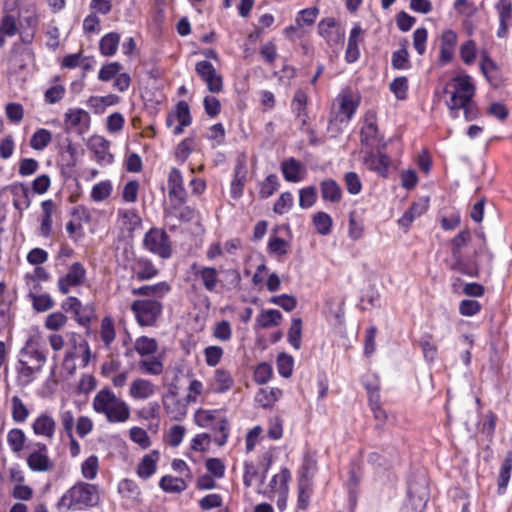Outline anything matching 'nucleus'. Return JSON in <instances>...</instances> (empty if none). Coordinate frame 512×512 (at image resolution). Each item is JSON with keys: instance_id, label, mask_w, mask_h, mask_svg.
<instances>
[{"instance_id": "1", "label": "nucleus", "mask_w": 512, "mask_h": 512, "mask_svg": "<svg viewBox=\"0 0 512 512\" xmlns=\"http://www.w3.org/2000/svg\"><path fill=\"white\" fill-rule=\"evenodd\" d=\"M101 502L98 484L77 481L67 489L55 504L57 512H82L97 507Z\"/></svg>"}, {"instance_id": "2", "label": "nucleus", "mask_w": 512, "mask_h": 512, "mask_svg": "<svg viewBox=\"0 0 512 512\" xmlns=\"http://www.w3.org/2000/svg\"><path fill=\"white\" fill-rule=\"evenodd\" d=\"M361 101L362 96L357 89L346 86L340 90L332 103L327 126V132L331 133V137H336L342 132L339 125H347L351 122L361 105Z\"/></svg>"}, {"instance_id": "3", "label": "nucleus", "mask_w": 512, "mask_h": 512, "mask_svg": "<svg viewBox=\"0 0 512 512\" xmlns=\"http://www.w3.org/2000/svg\"><path fill=\"white\" fill-rule=\"evenodd\" d=\"M92 406L96 413L105 415L109 423L126 422L131 415L129 405L118 398L109 387H104L96 393Z\"/></svg>"}, {"instance_id": "4", "label": "nucleus", "mask_w": 512, "mask_h": 512, "mask_svg": "<svg viewBox=\"0 0 512 512\" xmlns=\"http://www.w3.org/2000/svg\"><path fill=\"white\" fill-rule=\"evenodd\" d=\"M220 413L219 409L199 408L194 413V423L200 428L212 429L213 442L218 447H223L229 440L231 424L225 416L219 417Z\"/></svg>"}, {"instance_id": "5", "label": "nucleus", "mask_w": 512, "mask_h": 512, "mask_svg": "<svg viewBox=\"0 0 512 512\" xmlns=\"http://www.w3.org/2000/svg\"><path fill=\"white\" fill-rule=\"evenodd\" d=\"M309 102L310 98L307 91L303 88H298L294 92L290 107L295 120L298 122L299 130L307 135L310 145L316 146L321 141L318 138L317 131L311 124V117L308 111Z\"/></svg>"}, {"instance_id": "6", "label": "nucleus", "mask_w": 512, "mask_h": 512, "mask_svg": "<svg viewBox=\"0 0 512 512\" xmlns=\"http://www.w3.org/2000/svg\"><path fill=\"white\" fill-rule=\"evenodd\" d=\"M130 309L140 327H154L163 313V304L152 298L136 299Z\"/></svg>"}, {"instance_id": "7", "label": "nucleus", "mask_w": 512, "mask_h": 512, "mask_svg": "<svg viewBox=\"0 0 512 512\" xmlns=\"http://www.w3.org/2000/svg\"><path fill=\"white\" fill-rule=\"evenodd\" d=\"M447 87H451L450 98L446 101L448 110L456 108V106H463L468 101L474 99L476 94V85L473 78L467 73H462L454 76Z\"/></svg>"}, {"instance_id": "8", "label": "nucleus", "mask_w": 512, "mask_h": 512, "mask_svg": "<svg viewBox=\"0 0 512 512\" xmlns=\"http://www.w3.org/2000/svg\"><path fill=\"white\" fill-rule=\"evenodd\" d=\"M143 248L153 255L166 260L173 254V243L163 228L151 227L142 240Z\"/></svg>"}, {"instance_id": "9", "label": "nucleus", "mask_w": 512, "mask_h": 512, "mask_svg": "<svg viewBox=\"0 0 512 512\" xmlns=\"http://www.w3.org/2000/svg\"><path fill=\"white\" fill-rule=\"evenodd\" d=\"M123 256L132 277L136 280L149 281L159 275V269L152 259L144 255H137L132 248H125Z\"/></svg>"}, {"instance_id": "10", "label": "nucleus", "mask_w": 512, "mask_h": 512, "mask_svg": "<svg viewBox=\"0 0 512 512\" xmlns=\"http://www.w3.org/2000/svg\"><path fill=\"white\" fill-rule=\"evenodd\" d=\"M26 464L35 473H49L55 468V462L49 455L48 446L40 441L31 442L26 446Z\"/></svg>"}, {"instance_id": "11", "label": "nucleus", "mask_w": 512, "mask_h": 512, "mask_svg": "<svg viewBox=\"0 0 512 512\" xmlns=\"http://www.w3.org/2000/svg\"><path fill=\"white\" fill-rule=\"evenodd\" d=\"M87 279V270L81 262H74L67 272L57 280L58 291L62 295H67L74 288L82 286Z\"/></svg>"}, {"instance_id": "12", "label": "nucleus", "mask_w": 512, "mask_h": 512, "mask_svg": "<svg viewBox=\"0 0 512 512\" xmlns=\"http://www.w3.org/2000/svg\"><path fill=\"white\" fill-rule=\"evenodd\" d=\"M191 271L194 281L205 291L210 293L218 292V286L221 284V280L219 278L220 271L217 268L193 263L191 265Z\"/></svg>"}, {"instance_id": "13", "label": "nucleus", "mask_w": 512, "mask_h": 512, "mask_svg": "<svg viewBox=\"0 0 512 512\" xmlns=\"http://www.w3.org/2000/svg\"><path fill=\"white\" fill-rule=\"evenodd\" d=\"M195 72L206 84L209 92L218 94L224 89L223 76L218 73L213 64L207 60L198 61L195 64Z\"/></svg>"}, {"instance_id": "14", "label": "nucleus", "mask_w": 512, "mask_h": 512, "mask_svg": "<svg viewBox=\"0 0 512 512\" xmlns=\"http://www.w3.org/2000/svg\"><path fill=\"white\" fill-rule=\"evenodd\" d=\"M168 197L172 203L178 206L185 204L188 200V192L184 185V178L182 172L172 167L168 173L167 178Z\"/></svg>"}, {"instance_id": "15", "label": "nucleus", "mask_w": 512, "mask_h": 512, "mask_svg": "<svg viewBox=\"0 0 512 512\" xmlns=\"http://www.w3.org/2000/svg\"><path fill=\"white\" fill-rule=\"evenodd\" d=\"M175 121H177L178 124L174 126L172 132L176 136L183 134L184 129L192 123L190 107L184 100L179 101L175 105L174 111L167 114L165 124L168 128H171Z\"/></svg>"}, {"instance_id": "16", "label": "nucleus", "mask_w": 512, "mask_h": 512, "mask_svg": "<svg viewBox=\"0 0 512 512\" xmlns=\"http://www.w3.org/2000/svg\"><path fill=\"white\" fill-rule=\"evenodd\" d=\"M64 125L67 132L73 130L83 135L90 130V114L82 108H69L64 114Z\"/></svg>"}, {"instance_id": "17", "label": "nucleus", "mask_w": 512, "mask_h": 512, "mask_svg": "<svg viewBox=\"0 0 512 512\" xmlns=\"http://www.w3.org/2000/svg\"><path fill=\"white\" fill-rule=\"evenodd\" d=\"M163 408L166 415L174 421H182L186 418L188 405L186 398H180L176 391L170 390L162 398Z\"/></svg>"}, {"instance_id": "18", "label": "nucleus", "mask_w": 512, "mask_h": 512, "mask_svg": "<svg viewBox=\"0 0 512 512\" xmlns=\"http://www.w3.org/2000/svg\"><path fill=\"white\" fill-rule=\"evenodd\" d=\"M247 174L246 157L245 155H240L236 159L233 169V179L230 183V196L232 199L239 200L243 196Z\"/></svg>"}, {"instance_id": "19", "label": "nucleus", "mask_w": 512, "mask_h": 512, "mask_svg": "<svg viewBox=\"0 0 512 512\" xmlns=\"http://www.w3.org/2000/svg\"><path fill=\"white\" fill-rule=\"evenodd\" d=\"M318 34L329 46H336L344 42L345 32L334 17L323 18L318 23Z\"/></svg>"}, {"instance_id": "20", "label": "nucleus", "mask_w": 512, "mask_h": 512, "mask_svg": "<svg viewBox=\"0 0 512 512\" xmlns=\"http://www.w3.org/2000/svg\"><path fill=\"white\" fill-rule=\"evenodd\" d=\"M87 146L100 166L111 165L114 162V155L110 152V141L105 137L93 135L90 137Z\"/></svg>"}, {"instance_id": "21", "label": "nucleus", "mask_w": 512, "mask_h": 512, "mask_svg": "<svg viewBox=\"0 0 512 512\" xmlns=\"http://www.w3.org/2000/svg\"><path fill=\"white\" fill-rule=\"evenodd\" d=\"M365 41V31L360 23H355L350 30L347 47L345 50V62L352 64L360 59V45Z\"/></svg>"}, {"instance_id": "22", "label": "nucleus", "mask_w": 512, "mask_h": 512, "mask_svg": "<svg viewBox=\"0 0 512 512\" xmlns=\"http://www.w3.org/2000/svg\"><path fill=\"white\" fill-rule=\"evenodd\" d=\"M439 57L441 65H447L454 59L455 49L458 42V35L452 29H446L439 38Z\"/></svg>"}, {"instance_id": "23", "label": "nucleus", "mask_w": 512, "mask_h": 512, "mask_svg": "<svg viewBox=\"0 0 512 512\" xmlns=\"http://www.w3.org/2000/svg\"><path fill=\"white\" fill-rule=\"evenodd\" d=\"M31 428L35 436L51 441L55 436L57 424L51 414L42 412L34 419Z\"/></svg>"}, {"instance_id": "24", "label": "nucleus", "mask_w": 512, "mask_h": 512, "mask_svg": "<svg viewBox=\"0 0 512 512\" xmlns=\"http://www.w3.org/2000/svg\"><path fill=\"white\" fill-rule=\"evenodd\" d=\"M480 61V71L487 82L498 88L502 84L501 70L498 64L491 58L487 51H482Z\"/></svg>"}, {"instance_id": "25", "label": "nucleus", "mask_w": 512, "mask_h": 512, "mask_svg": "<svg viewBox=\"0 0 512 512\" xmlns=\"http://www.w3.org/2000/svg\"><path fill=\"white\" fill-rule=\"evenodd\" d=\"M234 386V379L231 372L223 367L217 368L213 372L212 378L208 382V391L215 394H224L230 391Z\"/></svg>"}, {"instance_id": "26", "label": "nucleus", "mask_w": 512, "mask_h": 512, "mask_svg": "<svg viewBox=\"0 0 512 512\" xmlns=\"http://www.w3.org/2000/svg\"><path fill=\"white\" fill-rule=\"evenodd\" d=\"M33 57V52L30 48L25 47L23 44L15 42L13 43L10 55L8 58V64L14 73H18L28 66V60Z\"/></svg>"}, {"instance_id": "27", "label": "nucleus", "mask_w": 512, "mask_h": 512, "mask_svg": "<svg viewBox=\"0 0 512 512\" xmlns=\"http://www.w3.org/2000/svg\"><path fill=\"white\" fill-rule=\"evenodd\" d=\"M363 162L369 170L376 172L381 177H387L391 164L390 157L387 154L374 153L371 150L365 153Z\"/></svg>"}, {"instance_id": "28", "label": "nucleus", "mask_w": 512, "mask_h": 512, "mask_svg": "<svg viewBox=\"0 0 512 512\" xmlns=\"http://www.w3.org/2000/svg\"><path fill=\"white\" fill-rule=\"evenodd\" d=\"M8 190L12 195L13 206L18 211L19 218H22L24 210L31 205L28 187L23 183H14L8 187Z\"/></svg>"}, {"instance_id": "29", "label": "nucleus", "mask_w": 512, "mask_h": 512, "mask_svg": "<svg viewBox=\"0 0 512 512\" xmlns=\"http://www.w3.org/2000/svg\"><path fill=\"white\" fill-rule=\"evenodd\" d=\"M429 208V199L421 198L418 201H415L411 204V206L406 210L403 215L399 218L398 224L399 226L405 228L406 230L411 226L415 219L419 218L423 214L427 212Z\"/></svg>"}, {"instance_id": "30", "label": "nucleus", "mask_w": 512, "mask_h": 512, "mask_svg": "<svg viewBox=\"0 0 512 512\" xmlns=\"http://www.w3.org/2000/svg\"><path fill=\"white\" fill-rule=\"evenodd\" d=\"M280 169L285 181L290 183H298L303 180V174L305 173V169L302 163L295 159L294 157H290L280 164Z\"/></svg>"}, {"instance_id": "31", "label": "nucleus", "mask_w": 512, "mask_h": 512, "mask_svg": "<svg viewBox=\"0 0 512 512\" xmlns=\"http://www.w3.org/2000/svg\"><path fill=\"white\" fill-rule=\"evenodd\" d=\"M117 490L123 499H127L132 504L139 505L143 501L141 488L133 479L124 478L120 480Z\"/></svg>"}, {"instance_id": "32", "label": "nucleus", "mask_w": 512, "mask_h": 512, "mask_svg": "<svg viewBox=\"0 0 512 512\" xmlns=\"http://www.w3.org/2000/svg\"><path fill=\"white\" fill-rule=\"evenodd\" d=\"M159 459L160 453L158 450H152L150 453L145 454L137 466V476L143 480H147L152 477L157 471V463Z\"/></svg>"}, {"instance_id": "33", "label": "nucleus", "mask_w": 512, "mask_h": 512, "mask_svg": "<svg viewBox=\"0 0 512 512\" xmlns=\"http://www.w3.org/2000/svg\"><path fill=\"white\" fill-rule=\"evenodd\" d=\"M171 291V286L166 281H161L152 285H143L133 288L131 293L134 296L153 297L160 300Z\"/></svg>"}, {"instance_id": "34", "label": "nucleus", "mask_w": 512, "mask_h": 512, "mask_svg": "<svg viewBox=\"0 0 512 512\" xmlns=\"http://www.w3.org/2000/svg\"><path fill=\"white\" fill-rule=\"evenodd\" d=\"M42 215L40 219L39 234L44 238H49L53 230V214L55 212V203L53 200H44L41 203Z\"/></svg>"}, {"instance_id": "35", "label": "nucleus", "mask_w": 512, "mask_h": 512, "mask_svg": "<svg viewBox=\"0 0 512 512\" xmlns=\"http://www.w3.org/2000/svg\"><path fill=\"white\" fill-rule=\"evenodd\" d=\"M156 393V386L147 379H135L129 388V395L134 400H145Z\"/></svg>"}, {"instance_id": "36", "label": "nucleus", "mask_w": 512, "mask_h": 512, "mask_svg": "<svg viewBox=\"0 0 512 512\" xmlns=\"http://www.w3.org/2000/svg\"><path fill=\"white\" fill-rule=\"evenodd\" d=\"M21 353L35 365L36 371H40L47 361L48 350L39 343H28Z\"/></svg>"}, {"instance_id": "37", "label": "nucleus", "mask_w": 512, "mask_h": 512, "mask_svg": "<svg viewBox=\"0 0 512 512\" xmlns=\"http://www.w3.org/2000/svg\"><path fill=\"white\" fill-rule=\"evenodd\" d=\"M320 193L322 200L331 204L339 203L343 197L342 189L334 179L322 180L320 182Z\"/></svg>"}, {"instance_id": "38", "label": "nucleus", "mask_w": 512, "mask_h": 512, "mask_svg": "<svg viewBox=\"0 0 512 512\" xmlns=\"http://www.w3.org/2000/svg\"><path fill=\"white\" fill-rule=\"evenodd\" d=\"M212 393L205 388L203 382L198 379H191L187 387V394L185 398L189 403H208L207 397Z\"/></svg>"}, {"instance_id": "39", "label": "nucleus", "mask_w": 512, "mask_h": 512, "mask_svg": "<svg viewBox=\"0 0 512 512\" xmlns=\"http://www.w3.org/2000/svg\"><path fill=\"white\" fill-rule=\"evenodd\" d=\"M365 232L364 219L357 210H352L348 215L347 235L352 241L360 240Z\"/></svg>"}, {"instance_id": "40", "label": "nucleus", "mask_w": 512, "mask_h": 512, "mask_svg": "<svg viewBox=\"0 0 512 512\" xmlns=\"http://www.w3.org/2000/svg\"><path fill=\"white\" fill-rule=\"evenodd\" d=\"M99 337L104 347L110 348L116 339L115 322L111 316H104L100 322Z\"/></svg>"}, {"instance_id": "41", "label": "nucleus", "mask_w": 512, "mask_h": 512, "mask_svg": "<svg viewBox=\"0 0 512 512\" xmlns=\"http://www.w3.org/2000/svg\"><path fill=\"white\" fill-rule=\"evenodd\" d=\"M512 473V451H507L498 473V492L504 493L510 481Z\"/></svg>"}, {"instance_id": "42", "label": "nucleus", "mask_w": 512, "mask_h": 512, "mask_svg": "<svg viewBox=\"0 0 512 512\" xmlns=\"http://www.w3.org/2000/svg\"><path fill=\"white\" fill-rule=\"evenodd\" d=\"M280 188L279 177L272 173L267 175L258 183V195L260 199H268L273 196Z\"/></svg>"}, {"instance_id": "43", "label": "nucleus", "mask_w": 512, "mask_h": 512, "mask_svg": "<svg viewBox=\"0 0 512 512\" xmlns=\"http://www.w3.org/2000/svg\"><path fill=\"white\" fill-rule=\"evenodd\" d=\"M317 466L316 452L309 449L306 450L303 454L299 480L311 481V477L316 472Z\"/></svg>"}, {"instance_id": "44", "label": "nucleus", "mask_w": 512, "mask_h": 512, "mask_svg": "<svg viewBox=\"0 0 512 512\" xmlns=\"http://www.w3.org/2000/svg\"><path fill=\"white\" fill-rule=\"evenodd\" d=\"M291 479L290 470L287 467H282L280 472L273 475L270 480L269 488L271 492H278L279 494L288 493V482Z\"/></svg>"}, {"instance_id": "45", "label": "nucleus", "mask_w": 512, "mask_h": 512, "mask_svg": "<svg viewBox=\"0 0 512 512\" xmlns=\"http://www.w3.org/2000/svg\"><path fill=\"white\" fill-rule=\"evenodd\" d=\"M282 320V314L276 309L263 310L255 321L256 328H271L278 326Z\"/></svg>"}, {"instance_id": "46", "label": "nucleus", "mask_w": 512, "mask_h": 512, "mask_svg": "<svg viewBox=\"0 0 512 512\" xmlns=\"http://www.w3.org/2000/svg\"><path fill=\"white\" fill-rule=\"evenodd\" d=\"M290 248L291 245L289 241L277 236L275 233L270 235L267 243V252L269 255L280 258L287 255Z\"/></svg>"}, {"instance_id": "47", "label": "nucleus", "mask_w": 512, "mask_h": 512, "mask_svg": "<svg viewBox=\"0 0 512 512\" xmlns=\"http://www.w3.org/2000/svg\"><path fill=\"white\" fill-rule=\"evenodd\" d=\"M139 370L146 375L159 376L164 371V363L160 356L142 359L138 363Z\"/></svg>"}, {"instance_id": "48", "label": "nucleus", "mask_w": 512, "mask_h": 512, "mask_svg": "<svg viewBox=\"0 0 512 512\" xmlns=\"http://www.w3.org/2000/svg\"><path fill=\"white\" fill-rule=\"evenodd\" d=\"M460 110H463L464 118L467 122L476 120L480 116L479 107L473 99L465 103L463 106L458 105L456 108L448 110L450 117L452 119H457L459 117Z\"/></svg>"}, {"instance_id": "49", "label": "nucleus", "mask_w": 512, "mask_h": 512, "mask_svg": "<svg viewBox=\"0 0 512 512\" xmlns=\"http://www.w3.org/2000/svg\"><path fill=\"white\" fill-rule=\"evenodd\" d=\"M118 217L122 220L123 227L130 233L142 225V219L135 209H120Z\"/></svg>"}, {"instance_id": "50", "label": "nucleus", "mask_w": 512, "mask_h": 512, "mask_svg": "<svg viewBox=\"0 0 512 512\" xmlns=\"http://www.w3.org/2000/svg\"><path fill=\"white\" fill-rule=\"evenodd\" d=\"M187 483L183 478L164 475L159 481V487L166 493H181L187 489Z\"/></svg>"}, {"instance_id": "51", "label": "nucleus", "mask_w": 512, "mask_h": 512, "mask_svg": "<svg viewBox=\"0 0 512 512\" xmlns=\"http://www.w3.org/2000/svg\"><path fill=\"white\" fill-rule=\"evenodd\" d=\"M120 35L117 32L105 34L99 42V50L104 56H113L118 50Z\"/></svg>"}, {"instance_id": "52", "label": "nucleus", "mask_w": 512, "mask_h": 512, "mask_svg": "<svg viewBox=\"0 0 512 512\" xmlns=\"http://www.w3.org/2000/svg\"><path fill=\"white\" fill-rule=\"evenodd\" d=\"M27 437L20 428H12L7 434V443L13 453L19 454L27 445Z\"/></svg>"}, {"instance_id": "53", "label": "nucleus", "mask_w": 512, "mask_h": 512, "mask_svg": "<svg viewBox=\"0 0 512 512\" xmlns=\"http://www.w3.org/2000/svg\"><path fill=\"white\" fill-rule=\"evenodd\" d=\"M407 43V40H404L401 48L392 53L391 64L396 70H408L411 68Z\"/></svg>"}, {"instance_id": "54", "label": "nucleus", "mask_w": 512, "mask_h": 512, "mask_svg": "<svg viewBox=\"0 0 512 512\" xmlns=\"http://www.w3.org/2000/svg\"><path fill=\"white\" fill-rule=\"evenodd\" d=\"M282 391L279 388H262L256 394V401L263 408H269L279 400Z\"/></svg>"}, {"instance_id": "55", "label": "nucleus", "mask_w": 512, "mask_h": 512, "mask_svg": "<svg viewBox=\"0 0 512 512\" xmlns=\"http://www.w3.org/2000/svg\"><path fill=\"white\" fill-rule=\"evenodd\" d=\"M134 350L141 356L153 355L158 350V343L155 338L140 336L134 343Z\"/></svg>"}, {"instance_id": "56", "label": "nucleus", "mask_w": 512, "mask_h": 512, "mask_svg": "<svg viewBox=\"0 0 512 512\" xmlns=\"http://www.w3.org/2000/svg\"><path fill=\"white\" fill-rule=\"evenodd\" d=\"M312 223L318 234L326 236L332 231L333 220L332 217L323 211H319L313 215Z\"/></svg>"}, {"instance_id": "57", "label": "nucleus", "mask_w": 512, "mask_h": 512, "mask_svg": "<svg viewBox=\"0 0 512 512\" xmlns=\"http://www.w3.org/2000/svg\"><path fill=\"white\" fill-rule=\"evenodd\" d=\"M287 341L296 350L302 346V319L292 318L291 325L287 333Z\"/></svg>"}, {"instance_id": "58", "label": "nucleus", "mask_w": 512, "mask_h": 512, "mask_svg": "<svg viewBox=\"0 0 512 512\" xmlns=\"http://www.w3.org/2000/svg\"><path fill=\"white\" fill-rule=\"evenodd\" d=\"M312 495L311 481L299 480L298 482V496H297V509L306 510L310 504Z\"/></svg>"}, {"instance_id": "59", "label": "nucleus", "mask_w": 512, "mask_h": 512, "mask_svg": "<svg viewBox=\"0 0 512 512\" xmlns=\"http://www.w3.org/2000/svg\"><path fill=\"white\" fill-rule=\"evenodd\" d=\"M459 55L462 62L471 66L475 63L477 57V44L473 39H468L460 45Z\"/></svg>"}, {"instance_id": "60", "label": "nucleus", "mask_w": 512, "mask_h": 512, "mask_svg": "<svg viewBox=\"0 0 512 512\" xmlns=\"http://www.w3.org/2000/svg\"><path fill=\"white\" fill-rule=\"evenodd\" d=\"M95 310L92 304L82 305L80 309L72 313L75 322L84 328H89L94 318Z\"/></svg>"}, {"instance_id": "61", "label": "nucleus", "mask_w": 512, "mask_h": 512, "mask_svg": "<svg viewBox=\"0 0 512 512\" xmlns=\"http://www.w3.org/2000/svg\"><path fill=\"white\" fill-rule=\"evenodd\" d=\"M52 141V134L45 128L37 129L30 139V146L34 150L41 151L45 149Z\"/></svg>"}, {"instance_id": "62", "label": "nucleus", "mask_w": 512, "mask_h": 512, "mask_svg": "<svg viewBox=\"0 0 512 512\" xmlns=\"http://www.w3.org/2000/svg\"><path fill=\"white\" fill-rule=\"evenodd\" d=\"M11 416L17 423H23L29 416V410L22 399L15 395L11 398Z\"/></svg>"}, {"instance_id": "63", "label": "nucleus", "mask_w": 512, "mask_h": 512, "mask_svg": "<svg viewBox=\"0 0 512 512\" xmlns=\"http://www.w3.org/2000/svg\"><path fill=\"white\" fill-rule=\"evenodd\" d=\"M294 205V197L290 191L282 192L273 204V212L278 215L288 213Z\"/></svg>"}, {"instance_id": "64", "label": "nucleus", "mask_w": 512, "mask_h": 512, "mask_svg": "<svg viewBox=\"0 0 512 512\" xmlns=\"http://www.w3.org/2000/svg\"><path fill=\"white\" fill-rule=\"evenodd\" d=\"M98 471L99 459L96 455L89 456L81 464V474L88 481L94 480L98 475Z\"/></svg>"}]
</instances>
